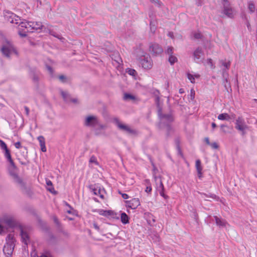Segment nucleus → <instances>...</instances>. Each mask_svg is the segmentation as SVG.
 Wrapping results in <instances>:
<instances>
[{
	"instance_id": "nucleus-1",
	"label": "nucleus",
	"mask_w": 257,
	"mask_h": 257,
	"mask_svg": "<svg viewBox=\"0 0 257 257\" xmlns=\"http://www.w3.org/2000/svg\"><path fill=\"white\" fill-rule=\"evenodd\" d=\"M158 115L160 119L159 127L160 129L166 128V137L168 138L170 137L171 133L173 132L170 124L174 120L173 115L171 112L167 114H163L162 113L161 108H160L158 110Z\"/></svg>"
},
{
	"instance_id": "nucleus-2",
	"label": "nucleus",
	"mask_w": 257,
	"mask_h": 257,
	"mask_svg": "<svg viewBox=\"0 0 257 257\" xmlns=\"http://www.w3.org/2000/svg\"><path fill=\"white\" fill-rule=\"evenodd\" d=\"M12 174L13 175L14 182L21 191L27 196H31L33 194V192L30 187L27 185L26 182L22 178L19 177L18 174L14 173H12Z\"/></svg>"
},
{
	"instance_id": "nucleus-3",
	"label": "nucleus",
	"mask_w": 257,
	"mask_h": 257,
	"mask_svg": "<svg viewBox=\"0 0 257 257\" xmlns=\"http://www.w3.org/2000/svg\"><path fill=\"white\" fill-rule=\"evenodd\" d=\"M7 242L3 248L4 253L7 256H10L12 254L15 245L14 235L9 234L6 238Z\"/></svg>"
},
{
	"instance_id": "nucleus-4",
	"label": "nucleus",
	"mask_w": 257,
	"mask_h": 257,
	"mask_svg": "<svg viewBox=\"0 0 257 257\" xmlns=\"http://www.w3.org/2000/svg\"><path fill=\"white\" fill-rule=\"evenodd\" d=\"M113 122L117 126L118 128L122 131L123 132L132 135H136L137 134V131L132 129L128 125L122 124L120 122L119 119L117 117H115L113 119Z\"/></svg>"
},
{
	"instance_id": "nucleus-5",
	"label": "nucleus",
	"mask_w": 257,
	"mask_h": 257,
	"mask_svg": "<svg viewBox=\"0 0 257 257\" xmlns=\"http://www.w3.org/2000/svg\"><path fill=\"white\" fill-rule=\"evenodd\" d=\"M84 124L86 126L95 127L98 126L100 129H104L105 128V125L100 124L97 117L93 115L87 116Z\"/></svg>"
},
{
	"instance_id": "nucleus-6",
	"label": "nucleus",
	"mask_w": 257,
	"mask_h": 257,
	"mask_svg": "<svg viewBox=\"0 0 257 257\" xmlns=\"http://www.w3.org/2000/svg\"><path fill=\"white\" fill-rule=\"evenodd\" d=\"M140 63L145 69H150L152 68L153 61L149 54L143 55L139 58Z\"/></svg>"
},
{
	"instance_id": "nucleus-7",
	"label": "nucleus",
	"mask_w": 257,
	"mask_h": 257,
	"mask_svg": "<svg viewBox=\"0 0 257 257\" xmlns=\"http://www.w3.org/2000/svg\"><path fill=\"white\" fill-rule=\"evenodd\" d=\"M4 17L6 20L11 23L18 24L19 21H21L20 18L16 14L9 11H6L4 12Z\"/></svg>"
},
{
	"instance_id": "nucleus-8",
	"label": "nucleus",
	"mask_w": 257,
	"mask_h": 257,
	"mask_svg": "<svg viewBox=\"0 0 257 257\" xmlns=\"http://www.w3.org/2000/svg\"><path fill=\"white\" fill-rule=\"evenodd\" d=\"M222 13L228 18H232L233 17V10L230 6L229 2L228 0H222Z\"/></svg>"
},
{
	"instance_id": "nucleus-9",
	"label": "nucleus",
	"mask_w": 257,
	"mask_h": 257,
	"mask_svg": "<svg viewBox=\"0 0 257 257\" xmlns=\"http://www.w3.org/2000/svg\"><path fill=\"white\" fill-rule=\"evenodd\" d=\"M99 214L105 216L109 219H118L119 215L113 210H99Z\"/></svg>"
},
{
	"instance_id": "nucleus-10",
	"label": "nucleus",
	"mask_w": 257,
	"mask_h": 257,
	"mask_svg": "<svg viewBox=\"0 0 257 257\" xmlns=\"http://www.w3.org/2000/svg\"><path fill=\"white\" fill-rule=\"evenodd\" d=\"M248 126L246 125L243 118L241 117H238L236 120L235 128L240 131L242 135L245 134L244 131L247 128Z\"/></svg>"
},
{
	"instance_id": "nucleus-11",
	"label": "nucleus",
	"mask_w": 257,
	"mask_h": 257,
	"mask_svg": "<svg viewBox=\"0 0 257 257\" xmlns=\"http://www.w3.org/2000/svg\"><path fill=\"white\" fill-rule=\"evenodd\" d=\"M222 83L225 88V89L229 92L231 91V85L229 81H228V74L225 69L222 70Z\"/></svg>"
},
{
	"instance_id": "nucleus-12",
	"label": "nucleus",
	"mask_w": 257,
	"mask_h": 257,
	"mask_svg": "<svg viewBox=\"0 0 257 257\" xmlns=\"http://www.w3.org/2000/svg\"><path fill=\"white\" fill-rule=\"evenodd\" d=\"M149 51L154 55H157L161 54L163 50L162 48L158 44H152L149 46Z\"/></svg>"
},
{
	"instance_id": "nucleus-13",
	"label": "nucleus",
	"mask_w": 257,
	"mask_h": 257,
	"mask_svg": "<svg viewBox=\"0 0 257 257\" xmlns=\"http://www.w3.org/2000/svg\"><path fill=\"white\" fill-rule=\"evenodd\" d=\"M140 205V201L138 198H133L131 200L125 201V206L131 209H137Z\"/></svg>"
},
{
	"instance_id": "nucleus-14",
	"label": "nucleus",
	"mask_w": 257,
	"mask_h": 257,
	"mask_svg": "<svg viewBox=\"0 0 257 257\" xmlns=\"http://www.w3.org/2000/svg\"><path fill=\"white\" fill-rule=\"evenodd\" d=\"M4 222L10 227H15L18 225V222L13 216H9L4 218Z\"/></svg>"
},
{
	"instance_id": "nucleus-15",
	"label": "nucleus",
	"mask_w": 257,
	"mask_h": 257,
	"mask_svg": "<svg viewBox=\"0 0 257 257\" xmlns=\"http://www.w3.org/2000/svg\"><path fill=\"white\" fill-rule=\"evenodd\" d=\"M28 24L30 25L29 28L30 32H32L33 30H42L44 27L42 23L40 22H29Z\"/></svg>"
},
{
	"instance_id": "nucleus-16",
	"label": "nucleus",
	"mask_w": 257,
	"mask_h": 257,
	"mask_svg": "<svg viewBox=\"0 0 257 257\" xmlns=\"http://www.w3.org/2000/svg\"><path fill=\"white\" fill-rule=\"evenodd\" d=\"M216 224L220 228L226 227L227 225H228L227 222L225 220L220 217H218L217 216H214Z\"/></svg>"
},
{
	"instance_id": "nucleus-17",
	"label": "nucleus",
	"mask_w": 257,
	"mask_h": 257,
	"mask_svg": "<svg viewBox=\"0 0 257 257\" xmlns=\"http://www.w3.org/2000/svg\"><path fill=\"white\" fill-rule=\"evenodd\" d=\"M21 238L22 242L26 245H27L29 241L30 238L28 233L24 230L22 226H20Z\"/></svg>"
},
{
	"instance_id": "nucleus-18",
	"label": "nucleus",
	"mask_w": 257,
	"mask_h": 257,
	"mask_svg": "<svg viewBox=\"0 0 257 257\" xmlns=\"http://www.w3.org/2000/svg\"><path fill=\"white\" fill-rule=\"evenodd\" d=\"M145 218L147 221V222L150 225H153V223L155 222V217L151 213H145Z\"/></svg>"
},
{
	"instance_id": "nucleus-19",
	"label": "nucleus",
	"mask_w": 257,
	"mask_h": 257,
	"mask_svg": "<svg viewBox=\"0 0 257 257\" xmlns=\"http://www.w3.org/2000/svg\"><path fill=\"white\" fill-rule=\"evenodd\" d=\"M37 139L39 142L41 151L43 152H46L47 150L45 146V140L44 137L42 136H40L38 137Z\"/></svg>"
},
{
	"instance_id": "nucleus-20",
	"label": "nucleus",
	"mask_w": 257,
	"mask_h": 257,
	"mask_svg": "<svg viewBox=\"0 0 257 257\" xmlns=\"http://www.w3.org/2000/svg\"><path fill=\"white\" fill-rule=\"evenodd\" d=\"M1 51L3 54L7 57H10L11 52L15 51L6 47H3L1 49Z\"/></svg>"
},
{
	"instance_id": "nucleus-21",
	"label": "nucleus",
	"mask_w": 257,
	"mask_h": 257,
	"mask_svg": "<svg viewBox=\"0 0 257 257\" xmlns=\"http://www.w3.org/2000/svg\"><path fill=\"white\" fill-rule=\"evenodd\" d=\"M89 188L90 190H92V192L93 193L94 195H98L100 198H103V195L101 194V191L100 189H97V188H95L93 185H90Z\"/></svg>"
},
{
	"instance_id": "nucleus-22",
	"label": "nucleus",
	"mask_w": 257,
	"mask_h": 257,
	"mask_svg": "<svg viewBox=\"0 0 257 257\" xmlns=\"http://www.w3.org/2000/svg\"><path fill=\"white\" fill-rule=\"evenodd\" d=\"M120 218L121 222L124 224L129 223V222H130V221H129L130 217L124 212H121L120 213Z\"/></svg>"
},
{
	"instance_id": "nucleus-23",
	"label": "nucleus",
	"mask_w": 257,
	"mask_h": 257,
	"mask_svg": "<svg viewBox=\"0 0 257 257\" xmlns=\"http://www.w3.org/2000/svg\"><path fill=\"white\" fill-rule=\"evenodd\" d=\"M37 221L38 223L39 226L41 228V229L43 231H47L48 230V227L47 224L43 222L40 217H37Z\"/></svg>"
},
{
	"instance_id": "nucleus-24",
	"label": "nucleus",
	"mask_w": 257,
	"mask_h": 257,
	"mask_svg": "<svg viewBox=\"0 0 257 257\" xmlns=\"http://www.w3.org/2000/svg\"><path fill=\"white\" fill-rule=\"evenodd\" d=\"M203 54V51L202 49L201 48L198 47L194 51L193 56L195 59H199Z\"/></svg>"
},
{
	"instance_id": "nucleus-25",
	"label": "nucleus",
	"mask_w": 257,
	"mask_h": 257,
	"mask_svg": "<svg viewBox=\"0 0 257 257\" xmlns=\"http://www.w3.org/2000/svg\"><path fill=\"white\" fill-rule=\"evenodd\" d=\"M67 213L72 214V216H67V218L69 220H73L74 218L73 216H78V212L77 210H67Z\"/></svg>"
},
{
	"instance_id": "nucleus-26",
	"label": "nucleus",
	"mask_w": 257,
	"mask_h": 257,
	"mask_svg": "<svg viewBox=\"0 0 257 257\" xmlns=\"http://www.w3.org/2000/svg\"><path fill=\"white\" fill-rule=\"evenodd\" d=\"M154 178H155L156 181H157L158 179H159L160 186L159 187L161 188V190L160 191V194L162 196L164 197V198H166V196L164 194V192H163L164 191V186H163V183H162L160 178H158L157 177L155 176Z\"/></svg>"
},
{
	"instance_id": "nucleus-27",
	"label": "nucleus",
	"mask_w": 257,
	"mask_h": 257,
	"mask_svg": "<svg viewBox=\"0 0 257 257\" xmlns=\"http://www.w3.org/2000/svg\"><path fill=\"white\" fill-rule=\"evenodd\" d=\"M31 77L34 83L38 84L39 81V73L33 72L31 74Z\"/></svg>"
},
{
	"instance_id": "nucleus-28",
	"label": "nucleus",
	"mask_w": 257,
	"mask_h": 257,
	"mask_svg": "<svg viewBox=\"0 0 257 257\" xmlns=\"http://www.w3.org/2000/svg\"><path fill=\"white\" fill-rule=\"evenodd\" d=\"M61 94L62 96L63 97V100L67 103L70 102V95L66 92L61 91Z\"/></svg>"
},
{
	"instance_id": "nucleus-29",
	"label": "nucleus",
	"mask_w": 257,
	"mask_h": 257,
	"mask_svg": "<svg viewBox=\"0 0 257 257\" xmlns=\"http://www.w3.org/2000/svg\"><path fill=\"white\" fill-rule=\"evenodd\" d=\"M159 91L157 90H156L154 92V94L155 95V102L156 103V105L157 106V107L159 108V109L160 108V97H159Z\"/></svg>"
},
{
	"instance_id": "nucleus-30",
	"label": "nucleus",
	"mask_w": 257,
	"mask_h": 257,
	"mask_svg": "<svg viewBox=\"0 0 257 257\" xmlns=\"http://www.w3.org/2000/svg\"><path fill=\"white\" fill-rule=\"evenodd\" d=\"M217 118L219 120H229L231 119V116L226 113H223L220 114Z\"/></svg>"
},
{
	"instance_id": "nucleus-31",
	"label": "nucleus",
	"mask_w": 257,
	"mask_h": 257,
	"mask_svg": "<svg viewBox=\"0 0 257 257\" xmlns=\"http://www.w3.org/2000/svg\"><path fill=\"white\" fill-rule=\"evenodd\" d=\"M220 64L222 66L224 67L223 68H222V70L223 69H225L226 71V69H228L230 66V62L229 61L226 62H224L223 60H220Z\"/></svg>"
},
{
	"instance_id": "nucleus-32",
	"label": "nucleus",
	"mask_w": 257,
	"mask_h": 257,
	"mask_svg": "<svg viewBox=\"0 0 257 257\" xmlns=\"http://www.w3.org/2000/svg\"><path fill=\"white\" fill-rule=\"evenodd\" d=\"M30 21H27L26 20H24L23 22H20L19 21V26H21L22 28H24L25 29H27V32H30V28L29 27H27V25H28V23H29ZM30 25H29V26Z\"/></svg>"
},
{
	"instance_id": "nucleus-33",
	"label": "nucleus",
	"mask_w": 257,
	"mask_h": 257,
	"mask_svg": "<svg viewBox=\"0 0 257 257\" xmlns=\"http://www.w3.org/2000/svg\"><path fill=\"white\" fill-rule=\"evenodd\" d=\"M3 47H6L7 48H9L11 49H12L14 51H15V47L12 44V43L8 40H6L5 44L3 45Z\"/></svg>"
},
{
	"instance_id": "nucleus-34",
	"label": "nucleus",
	"mask_w": 257,
	"mask_h": 257,
	"mask_svg": "<svg viewBox=\"0 0 257 257\" xmlns=\"http://www.w3.org/2000/svg\"><path fill=\"white\" fill-rule=\"evenodd\" d=\"M248 9L251 13H252L255 11V7L253 2L249 1L248 2Z\"/></svg>"
},
{
	"instance_id": "nucleus-35",
	"label": "nucleus",
	"mask_w": 257,
	"mask_h": 257,
	"mask_svg": "<svg viewBox=\"0 0 257 257\" xmlns=\"http://www.w3.org/2000/svg\"><path fill=\"white\" fill-rule=\"evenodd\" d=\"M52 219L54 221V222L55 223L56 225L57 226V228L59 229H61V224L60 221H59L58 218L56 216L53 215L52 216Z\"/></svg>"
},
{
	"instance_id": "nucleus-36",
	"label": "nucleus",
	"mask_w": 257,
	"mask_h": 257,
	"mask_svg": "<svg viewBox=\"0 0 257 257\" xmlns=\"http://www.w3.org/2000/svg\"><path fill=\"white\" fill-rule=\"evenodd\" d=\"M126 72L133 77H136L137 75V71L135 69L132 68H127L126 70Z\"/></svg>"
},
{
	"instance_id": "nucleus-37",
	"label": "nucleus",
	"mask_w": 257,
	"mask_h": 257,
	"mask_svg": "<svg viewBox=\"0 0 257 257\" xmlns=\"http://www.w3.org/2000/svg\"><path fill=\"white\" fill-rule=\"evenodd\" d=\"M168 61L170 64L172 65L177 61V58L175 56L171 55L169 56Z\"/></svg>"
},
{
	"instance_id": "nucleus-38",
	"label": "nucleus",
	"mask_w": 257,
	"mask_h": 257,
	"mask_svg": "<svg viewBox=\"0 0 257 257\" xmlns=\"http://www.w3.org/2000/svg\"><path fill=\"white\" fill-rule=\"evenodd\" d=\"M49 34L59 39V40H60L61 41H63L64 39V38H63L59 35L57 34L56 32H55L54 31H53L52 30H49Z\"/></svg>"
},
{
	"instance_id": "nucleus-39",
	"label": "nucleus",
	"mask_w": 257,
	"mask_h": 257,
	"mask_svg": "<svg viewBox=\"0 0 257 257\" xmlns=\"http://www.w3.org/2000/svg\"><path fill=\"white\" fill-rule=\"evenodd\" d=\"M150 31L151 32L153 33V34H154L156 32V29H157V27L155 24V22H153V21H151L150 22Z\"/></svg>"
},
{
	"instance_id": "nucleus-40",
	"label": "nucleus",
	"mask_w": 257,
	"mask_h": 257,
	"mask_svg": "<svg viewBox=\"0 0 257 257\" xmlns=\"http://www.w3.org/2000/svg\"><path fill=\"white\" fill-rule=\"evenodd\" d=\"M46 68L47 70H48V71L49 72L51 76L53 77L54 70H53V69L52 68V67L47 64H46Z\"/></svg>"
},
{
	"instance_id": "nucleus-41",
	"label": "nucleus",
	"mask_w": 257,
	"mask_h": 257,
	"mask_svg": "<svg viewBox=\"0 0 257 257\" xmlns=\"http://www.w3.org/2000/svg\"><path fill=\"white\" fill-rule=\"evenodd\" d=\"M124 99L125 100H127V99H132V100H134L135 99V97L133 95H131V94H129V93H125L124 95Z\"/></svg>"
},
{
	"instance_id": "nucleus-42",
	"label": "nucleus",
	"mask_w": 257,
	"mask_h": 257,
	"mask_svg": "<svg viewBox=\"0 0 257 257\" xmlns=\"http://www.w3.org/2000/svg\"><path fill=\"white\" fill-rule=\"evenodd\" d=\"M195 166L197 170H202L200 160L196 161Z\"/></svg>"
},
{
	"instance_id": "nucleus-43",
	"label": "nucleus",
	"mask_w": 257,
	"mask_h": 257,
	"mask_svg": "<svg viewBox=\"0 0 257 257\" xmlns=\"http://www.w3.org/2000/svg\"><path fill=\"white\" fill-rule=\"evenodd\" d=\"M5 151V156L8 160L12 159L10 152L8 149L4 150Z\"/></svg>"
},
{
	"instance_id": "nucleus-44",
	"label": "nucleus",
	"mask_w": 257,
	"mask_h": 257,
	"mask_svg": "<svg viewBox=\"0 0 257 257\" xmlns=\"http://www.w3.org/2000/svg\"><path fill=\"white\" fill-rule=\"evenodd\" d=\"M27 32H28L27 31H21V30H19L18 31V34L21 37L25 38L27 36Z\"/></svg>"
},
{
	"instance_id": "nucleus-45",
	"label": "nucleus",
	"mask_w": 257,
	"mask_h": 257,
	"mask_svg": "<svg viewBox=\"0 0 257 257\" xmlns=\"http://www.w3.org/2000/svg\"><path fill=\"white\" fill-rule=\"evenodd\" d=\"M187 77L189 80H190V82L192 83H195V79L193 75L188 73L187 74Z\"/></svg>"
},
{
	"instance_id": "nucleus-46",
	"label": "nucleus",
	"mask_w": 257,
	"mask_h": 257,
	"mask_svg": "<svg viewBox=\"0 0 257 257\" xmlns=\"http://www.w3.org/2000/svg\"><path fill=\"white\" fill-rule=\"evenodd\" d=\"M0 146L1 148L3 150H6L8 149L7 145L6 143L2 140L0 139Z\"/></svg>"
},
{
	"instance_id": "nucleus-47",
	"label": "nucleus",
	"mask_w": 257,
	"mask_h": 257,
	"mask_svg": "<svg viewBox=\"0 0 257 257\" xmlns=\"http://www.w3.org/2000/svg\"><path fill=\"white\" fill-rule=\"evenodd\" d=\"M58 78L60 80V81L63 83H65L66 82L67 78L65 76L63 75L59 76Z\"/></svg>"
},
{
	"instance_id": "nucleus-48",
	"label": "nucleus",
	"mask_w": 257,
	"mask_h": 257,
	"mask_svg": "<svg viewBox=\"0 0 257 257\" xmlns=\"http://www.w3.org/2000/svg\"><path fill=\"white\" fill-rule=\"evenodd\" d=\"M173 48L172 47H168L165 52L169 55H171L173 54Z\"/></svg>"
},
{
	"instance_id": "nucleus-49",
	"label": "nucleus",
	"mask_w": 257,
	"mask_h": 257,
	"mask_svg": "<svg viewBox=\"0 0 257 257\" xmlns=\"http://www.w3.org/2000/svg\"><path fill=\"white\" fill-rule=\"evenodd\" d=\"M175 143L176 144V146H177V148L178 150V152H179V153L180 154H181V148H180V147L179 146V143H180V142H179V140L178 139H176L175 140Z\"/></svg>"
},
{
	"instance_id": "nucleus-50",
	"label": "nucleus",
	"mask_w": 257,
	"mask_h": 257,
	"mask_svg": "<svg viewBox=\"0 0 257 257\" xmlns=\"http://www.w3.org/2000/svg\"><path fill=\"white\" fill-rule=\"evenodd\" d=\"M152 3L155 4L158 7H160L162 5V3L160 0H150Z\"/></svg>"
},
{
	"instance_id": "nucleus-51",
	"label": "nucleus",
	"mask_w": 257,
	"mask_h": 257,
	"mask_svg": "<svg viewBox=\"0 0 257 257\" xmlns=\"http://www.w3.org/2000/svg\"><path fill=\"white\" fill-rule=\"evenodd\" d=\"M89 162L91 163H95V164H98V163L97 162L96 158L94 156H92L89 160Z\"/></svg>"
},
{
	"instance_id": "nucleus-52",
	"label": "nucleus",
	"mask_w": 257,
	"mask_h": 257,
	"mask_svg": "<svg viewBox=\"0 0 257 257\" xmlns=\"http://www.w3.org/2000/svg\"><path fill=\"white\" fill-rule=\"evenodd\" d=\"M8 161L10 162L12 168H13L14 169H17V167L16 166V165H15V163H14L13 160H12V159H11Z\"/></svg>"
},
{
	"instance_id": "nucleus-53",
	"label": "nucleus",
	"mask_w": 257,
	"mask_h": 257,
	"mask_svg": "<svg viewBox=\"0 0 257 257\" xmlns=\"http://www.w3.org/2000/svg\"><path fill=\"white\" fill-rule=\"evenodd\" d=\"M193 36L195 39H199L201 38V34L200 33H194Z\"/></svg>"
},
{
	"instance_id": "nucleus-54",
	"label": "nucleus",
	"mask_w": 257,
	"mask_h": 257,
	"mask_svg": "<svg viewBox=\"0 0 257 257\" xmlns=\"http://www.w3.org/2000/svg\"><path fill=\"white\" fill-rule=\"evenodd\" d=\"M220 127H221V128L222 131L223 133H228V131H227V130H225V128H228V126H227V125L222 124V125H221L220 126Z\"/></svg>"
},
{
	"instance_id": "nucleus-55",
	"label": "nucleus",
	"mask_w": 257,
	"mask_h": 257,
	"mask_svg": "<svg viewBox=\"0 0 257 257\" xmlns=\"http://www.w3.org/2000/svg\"><path fill=\"white\" fill-rule=\"evenodd\" d=\"M47 189L48 190H49L50 192H51L52 193L54 194H57V191H56L55 190H54V188L53 187V186L52 187H48L47 188Z\"/></svg>"
},
{
	"instance_id": "nucleus-56",
	"label": "nucleus",
	"mask_w": 257,
	"mask_h": 257,
	"mask_svg": "<svg viewBox=\"0 0 257 257\" xmlns=\"http://www.w3.org/2000/svg\"><path fill=\"white\" fill-rule=\"evenodd\" d=\"M210 146H211V147L213 148V149H217L219 148V146L218 145H217V144L215 142L214 143H210Z\"/></svg>"
},
{
	"instance_id": "nucleus-57",
	"label": "nucleus",
	"mask_w": 257,
	"mask_h": 257,
	"mask_svg": "<svg viewBox=\"0 0 257 257\" xmlns=\"http://www.w3.org/2000/svg\"><path fill=\"white\" fill-rule=\"evenodd\" d=\"M16 170H17V169H14L13 168H10L9 169L10 174V175L12 176V178H13V175L12 174V173H14L15 174H18L17 173Z\"/></svg>"
},
{
	"instance_id": "nucleus-58",
	"label": "nucleus",
	"mask_w": 257,
	"mask_h": 257,
	"mask_svg": "<svg viewBox=\"0 0 257 257\" xmlns=\"http://www.w3.org/2000/svg\"><path fill=\"white\" fill-rule=\"evenodd\" d=\"M207 197H210V198L216 199L217 196L215 194H210L209 195L204 194Z\"/></svg>"
},
{
	"instance_id": "nucleus-59",
	"label": "nucleus",
	"mask_w": 257,
	"mask_h": 257,
	"mask_svg": "<svg viewBox=\"0 0 257 257\" xmlns=\"http://www.w3.org/2000/svg\"><path fill=\"white\" fill-rule=\"evenodd\" d=\"M15 146L17 149H20L22 147L21 144L20 142H16L15 144Z\"/></svg>"
},
{
	"instance_id": "nucleus-60",
	"label": "nucleus",
	"mask_w": 257,
	"mask_h": 257,
	"mask_svg": "<svg viewBox=\"0 0 257 257\" xmlns=\"http://www.w3.org/2000/svg\"><path fill=\"white\" fill-rule=\"evenodd\" d=\"M197 175L199 178H201L202 177V170H197Z\"/></svg>"
},
{
	"instance_id": "nucleus-61",
	"label": "nucleus",
	"mask_w": 257,
	"mask_h": 257,
	"mask_svg": "<svg viewBox=\"0 0 257 257\" xmlns=\"http://www.w3.org/2000/svg\"><path fill=\"white\" fill-rule=\"evenodd\" d=\"M152 191V187L151 186H148L146 187L145 191L147 193H150Z\"/></svg>"
},
{
	"instance_id": "nucleus-62",
	"label": "nucleus",
	"mask_w": 257,
	"mask_h": 257,
	"mask_svg": "<svg viewBox=\"0 0 257 257\" xmlns=\"http://www.w3.org/2000/svg\"><path fill=\"white\" fill-rule=\"evenodd\" d=\"M120 194H121V196H122V197L124 199H127L129 198V196L127 194H125V193H121L120 192Z\"/></svg>"
},
{
	"instance_id": "nucleus-63",
	"label": "nucleus",
	"mask_w": 257,
	"mask_h": 257,
	"mask_svg": "<svg viewBox=\"0 0 257 257\" xmlns=\"http://www.w3.org/2000/svg\"><path fill=\"white\" fill-rule=\"evenodd\" d=\"M207 63L208 64H209L211 68H213V62L211 59H208L207 60Z\"/></svg>"
},
{
	"instance_id": "nucleus-64",
	"label": "nucleus",
	"mask_w": 257,
	"mask_h": 257,
	"mask_svg": "<svg viewBox=\"0 0 257 257\" xmlns=\"http://www.w3.org/2000/svg\"><path fill=\"white\" fill-rule=\"evenodd\" d=\"M24 108L26 111V114L27 116L29 115V108L27 106H24Z\"/></svg>"
}]
</instances>
